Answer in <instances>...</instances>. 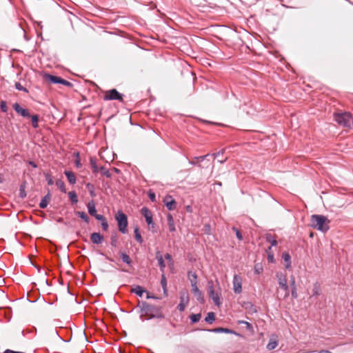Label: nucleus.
I'll return each instance as SVG.
<instances>
[{
  "mask_svg": "<svg viewBox=\"0 0 353 353\" xmlns=\"http://www.w3.org/2000/svg\"><path fill=\"white\" fill-rule=\"evenodd\" d=\"M15 88L18 90L23 91L26 92H28V90L24 88L20 83L16 82L15 83Z\"/></svg>",
  "mask_w": 353,
  "mask_h": 353,
  "instance_id": "79ce46f5",
  "label": "nucleus"
},
{
  "mask_svg": "<svg viewBox=\"0 0 353 353\" xmlns=\"http://www.w3.org/2000/svg\"><path fill=\"white\" fill-rule=\"evenodd\" d=\"M210 225L207 224L205 225V232L206 234H210Z\"/></svg>",
  "mask_w": 353,
  "mask_h": 353,
  "instance_id": "bf43d9fd",
  "label": "nucleus"
},
{
  "mask_svg": "<svg viewBox=\"0 0 353 353\" xmlns=\"http://www.w3.org/2000/svg\"><path fill=\"white\" fill-rule=\"evenodd\" d=\"M247 304L250 306L249 309L251 313H256L257 312L256 309L255 308L252 303L248 302Z\"/></svg>",
  "mask_w": 353,
  "mask_h": 353,
  "instance_id": "09e8293b",
  "label": "nucleus"
},
{
  "mask_svg": "<svg viewBox=\"0 0 353 353\" xmlns=\"http://www.w3.org/2000/svg\"><path fill=\"white\" fill-rule=\"evenodd\" d=\"M209 296L212 299L214 303L217 305L220 306L221 304V302L220 301L219 295L216 293L214 291L210 292Z\"/></svg>",
  "mask_w": 353,
  "mask_h": 353,
  "instance_id": "a211bd4d",
  "label": "nucleus"
},
{
  "mask_svg": "<svg viewBox=\"0 0 353 353\" xmlns=\"http://www.w3.org/2000/svg\"><path fill=\"white\" fill-rule=\"evenodd\" d=\"M168 220H169V222H170V230L171 232L174 231L175 230V227H174V224L172 223H170V222L172 221V217L171 216V215H170L168 216Z\"/></svg>",
  "mask_w": 353,
  "mask_h": 353,
  "instance_id": "3c124183",
  "label": "nucleus"
},
{
  "mask_svg": "<svg viewBox=\"0 0 353 353\" xmlns=\"http://www.w3.org/2000/svg\"><path fill=\"white\" fill-rule=\"evenodd\" d=\"M233 290L234 293L240 294L242 292V279L238 274H234L233 276Z\"/></svg>",
  "mask_w": 353,
  "mask_h": 353,
  "instance_id": "6e6552de",
  "label": "nucleus"
},
{
  "mask_svg": "<svg viewBox=\"0 0 353 353\" xmlns=\"http://www.w3.org/2000/svg\"><path fill=\"white\" fill-rule=\"evenodd\" d=\"M268 259L269 262H271V263L274 262V256H273V254H269L268 256Z\"/></svg>",
  "mask_w": 353,
  "mask_h": 353,
  "instance_id": "052dcab7",
  "label": "nucleus"
},
{
  "mask_svg": "<svg viewBox=\"0 0 353 353\" xmlns=\"http://www.w3.org/2000/svg\"><path fill=\"white\" fill-rule=\"evenodd\" d=\"M3 176L0 174V183H2L3 182Z\"/></svg>",
  "mask_w": 353,
  "mask_h": 353,
  "instance_id": "774afa93",
  "label": "nucleus"
},
{
  "mask_svg": "<svg viewBox=\"0 0 353 353\" xmlns=\"http://www.w3.org/2000/svg\"><path fill=\"white\" fill-rule=\"evenodd\" d=\"M86 188H88L91 196H92V197L96 196V194L94 192V187L92 184H91L90 183H88L86 184Z\"/></svg>",
  "mask_w": 353,
  "mask_h": 353,
  "instance_id": "4c0bfd02",
  "label": "nucleus"
},
{
  "mask_svg": "<svg viewBox=\"0 0 353 353\" xmlns=\"http://www.w3.org/2000/svg\"><path fill=\"white\" fill-rule=\"evenodd\" d=\"M226 160H227V158H225V159H224L219 160L218 161H219L220 163H223Z\"/></svg>",
  "mask_w": 353,
  "mask_h": 353,
  "instance_id": "338daca9",
  "label": "nucleus"
},
{
  "mask_svg": "<svg viewBox=\"0 0 353 353\" xmlns=\"http://www.w3.org/2000/svg\"><path fill=\"white\" fill-rule=\"evenodd\" d=\"M224 149L220 150L219 152H216V153H213L212 154H211L212 156H213L214 158L216 157H218V158H220V155H222L224 152Z\"/></svg>",
  "mask_w": 353,
  "mask_h": 353,
  "instance_id": "6e6d98bb",
  "label": "nucleus"
},
{
  "mask_svg": "<svg viewBox=\"0 0 353 353\" xmlns=\"http://www.w3.org/2000/svg\"><path fill=\"white\" fill-rule=\"evenodd\" d=\"M165 259L168 261L170 265H174V261L172 260V256L169 253H166L164 256Z\"/></svg>",
  "mask_w": 353,
  "mask_h": 353,
  "instance_id": "a18cd8bd",
  "label": "nucleus"
},
{
  "mask_svg": "<svg viewBox=\"0 0 353 353\" xmlns=\"http://www.w3.org/2000/svg\"><path fill=\"white\" fill-rule=\"evenodd\" d=\"M263 270V265L261 263H256L254 265V271L256 274H260Z\"/></svg>",
  "mask_w": 353,
  "mask_h": 353,
  "instance_id": "58836bf2",
  "label": "nucleus"
},
{
  "mask_svg": "<svg viewBox=\"0 0 353 353\" xmlns=\"http://www.w3.org/2000/svg\"><path fill=\"white\" fill-rule=\"evenodd\" d=\"M156 259L158 261V265L159 266L160 270L162 272V273H164V270L165 268V263L163 259V257L160 251H157L155 253Z\"/></svg>",
  "mask_w": 353,
  "mask_h": 353,
  "instance_id": "ddd939ff",
  "label": "nucleus"
},
{
  "mask_svg": "<svg viewBox=\"0 0 353 353\" xmlns=\"http://www.w3.org/2000/svg\"><path fill=\"white\" fill-rule=\"evenodd\" d=\"M49 81L54 84H63L68 87H72V83L65 79H62L60 77L49 74L48 76Z\"/></svg>",
  "mask_w": 353,
  "mask_h": 353,
  "instance_id": "0eeeda50",
  "label": "nucleus"
},
{
  "mask_svg": "<svg viewBox=\"0 0 353 353\" xmlns=\"http://www.w3.org/2000/svg\"><path fill=\"white\" fill-rule=\"evenodd\" d=\"M101 223L102 229L105 231L108 230V223L106 219H105L103 221L101 222Z\"/></svg>",
  "mask_w": 353,
  "mask_h": 353,
  "instance_id": "8fccbe9b",
  "label": "nucleus"
},
{
  "mask_svg": "<svg viewBox=\"0 0 353 353\" xmlns=\"http://www.w3.org/2000/svg\"><path fill=\"white\" fill-rule=\"evenodd\" d=\"M142 215L145 217V221L149 226L154 227V223L153 222L152 214L151 211L146 207H143L141 210Z\"/></svg>",
  "mask_w": 353,
  "mask_h": 353,
  "instance_id": "1a4fd4ad",
  "label": "nucleus"
},
{
  "mask_svg": "<svg viewBox=\"0 0 353 353\" xmlns=\"http://www.w3.org/2000/svg\"><path fill=\"white\" fill-rule=\"evenodd\" d=\"M149 197L151 201H154L155 200V194L154 192H150Z\"/></svg>",
  "mask_w": 353,
  "mask_h": 353,
  "instance_id": "13d9d810",
  "label": "nucleus"
},
{
  "mask_svg": "<svg viewBox=\"0 0 353 353\" xmlns=\"http://www.w3.org/2000/svg\"><path fill=\"white\" fill-rule=\"evenodd\" d=\"M161 285L163 290V293L165 296L168 295V290H167V280L166 277L164 273H162L161 278Z\"/></svg>",
  "mask_w": 353,
  "mask_h": 353,
  "instance_id": "4be33fe9",
  "label": "nucleus"
},
{
  "mask_svg": "<svg viewBox=\"0 0 353 353\" xmlns=\"http://www.w3.org/2000/svg\"><path fill=\"white\" fill-rule=\"evenodd\" d=\"M110 245L112 247H117V236H112L110 238Z\"/></svg>",
  "mask_w": 353,
  "mask_h": 353,
  "instance_id": "c03bdc74",
  "label": "nucleus"
},
{
  "mask_svg": "<svg viewBox=\"0 0 353 353\" xmlns=\"http://www.w3.org/2000/svg\"><path fill=\"white\" fill-rule=\"evenodd\" d=\"M290 287L291 288H296V281H295V278L294 276H291L290 277Z\"/></svg>",
  "mask_w": 353,
  "mask_h": 353,
  "instance_id": "603ef678",
  "label": "nucleus"
},
{
  "mask_svg": "<svg viewBox=\"0 0 353 353\" xmlns=\"http://www.w3.org/2000/svg\"><path fill=\"white\" fill-rule=\"evenodd\" d=\"M56 185L63 193H66V189L65 188V183L61 179H57L56 181Z\"/></svg>",
  "mask_w": 353,
  "mask_h": 353,
  "instance_id": "7c9ffc66",
  "label": "nucleus"
},
{
  "mask_svg": "<svg viewBox=\"0 0 353 353\" xmlns=\"http://www.w3.org/2000/svg\"><path fill=\"white\" fill-rule=\"evenodd\" d=\"M278 345V342L276 341L270 340V341L267 345V349L268 350H274Z\"/></svg>",
  "mask_w": 353,
  "mask_h": 353,
  "instance_id": "e433bc0d",
  "label": "nucleus"
},
{
  "mask_svg": "<svg viewBox=\"0 0 353 353\" xmlns=\"http://www.w3.org/2000/svg\"><path fill=\"white\" fill-rule=\"evenodd\" d=\"M164 203L167 207L168 210H173L175 208L176 201L172 198L171 196H167L164 199Z\"/></svg>",
  "mask_w": 353,
  "mask_h": 353,
  "instance_id": "4468645a",
  "label": "nucleus"
},
{
  "mask_svg": "<svg viewBox=\"0 0 353 353\" xmlns=\"http://www.w3.org/2000/svg\"><path fill=\"white\" fill-rule=\"evenodd\" d=\"M188 276L191 283L194 280L195 285H197V275L195 272H188Z\"/></svg>",
  "mask_w": 353,
  "mask_h": 353,
  "instance_id": "c9c22d12",
  "label": "nucleus"
},
{
  "mask_svg": "<svg viewBox=\"0 0 353 353\" xmlns=\"http://www.w3.org/2000/svg\"><path fill=\"white\" fill-rule=\"evenodd\" d=\"M285 264V267L286 269H290L291 268V256L288 252L283 253L282 256Z\"/></svg>",
  "mask_w": 353,
  "mask_h": 353,
  "instance_id": "aec40b11",
  "label": "nucleus"
},
{
  "mask_svg": "<svg viewBox=\"0 0 353 353\" xmlns=\"http://www.w3.org/2000/svg\"><path fill=\"white\" fill-rule=\"evenodd\" d=\"M291 292H292V296L294 298V299H296L298 295H297V292H296V288H291Z\"/></svg>",
  "mask_w": 353,
  "mask_h": 353,
  "instance_id": "5fc2aeb1",
  "label": "nucleus"
},
{
  "mask_svg": "<svg viewBox=\"0 0 353 353\" xmlns=\"http://www.w3.org/2000/svg\"><path fill=\"white\" fill-rule=\"evenodd\" d=\"M0 108L3 112H6L8 111V106L5 101H1Z\"/></svg>",
  "mask_w": 353,
  "mask_h": 353,
  "instance_id": "37998d69",
  "label": "nucleus"
},
{
  "mask_svg": "<svg viewBox=\"0 0 353 353\" xmlns=\"http://www.w3.org/2000/svg\"><path fill=\"white\" fill-rule=\"evenodd\" d=\"M103 99L105 101L117 100L119 101H123V94L113 88L105 92Z\"/></svg>",
  "mask_w": 353,
  "mask_h": 353,
  "instance_id": "39448f33",
  "label": "nucleus"
},
{
  "mask_svg": "<svg viewBox=\"0 0 353 353\" xmlns=\"http://www.w3.org/2000/svg\"><path fill=\"white\" fill-rule=\"evenodd\" d=\"M140 308L141 312V318L143 315L148 316V320L152 319H163L164 315L161 312V307L154 305L149 304L146 302L142 301L140 303Z\"/></svg>",
  "mask_w": 353,
  "mask_h": 353,
  "instance_id": "f257e3e1",
  "label": "nucleus"
},
{
  "mask_svg": "<svg viewBox=\"0 0 353 353\" xmlns=\"http://www.w3.org/2000/svg\"><path fill=\"white\" fill-rule=\"evenodd\" d=\"M29 164L34 168L37 167V165L34 161H29Z\"/></svg>",
  "mask_w": 353,
  "mask_h": 353,
  "instance_id": "0e129e2a",
  "label": "nucleus"
},
{
  "mask_svg": "<svg viewBox=\"0 0 353 353\" xmlns=\"http://www.w3.org/2000/svg\"><path fill=\"white\" fill-rule=\"evenodd\" d=\"M334 120L336 121L337 123L343 127L350 128L353 123V120L351 114L350 112H346L335 113Z\"/></svg>",
  "mask_w": 353,
  "mask_h": 353,
  "instance_id": "7ed1b4c3",
  "label": "nucleus"
},
{
  "mask_svg": "<svg viewBox=\"0 0 353 353\" xmlns=\"http://www.w3.org/2000/svg\"><path fill=\"white\" fill-rule=\"evenodd\" d=\"M92 242L94 244H100L103 241V236L99 232H93L90 236Z\"/></svg>",
  "mask_w": 353,
  "mask_h": 353,
  "instance_id": "2eb2a0df",
  "label": "nucleus"
},
{
  "mask_svg": "<svg viewBox=\"0 0 353 353\" xmlns=\"http://www.w3.org/2000/svg\"><path fill=\"white\" fill-rule=\"evenodd\" d=\"M265 239L267 242L270 243L271 246H276L277 245V241L274 236L270 233L265 234Z\"/></svg>",
  "mask_w": 353,
  "mask_h": 353,
  "instance_id": "b1692460",
  "label": "nucleus"
},
{
  "mask_svg": "<svg viewBox=\"0 0 353 353\" xmlns=\"http://www.w3.org/2000/svg\"><path fill=\"white\" fill-rule=\"evenodd\" d=\"M13 108L15 112L20 114L23 117H30V114L29 111L27 109L23 108L18 103H14L13 104Z\"/></svg>",
  "mask_w": 353,
  "mask_h": 353,
  "instance_id": "9b49d317",
  "label": "nucleus"
},
{
  "mask_svg": "<svg viewBox=\"0 0 353 353\" xmlns=\"http://www.w3.org/2000/svg\"><path fill=\"white\" fill-rule=\"evenodd\" d=\"M192 292L194 294V296H196L198 301L203 303L204 302V299H203V294H202L201 292L199 290V289L198 288L197 285H195L194 280L193 281H192Z\"/></svg>",
  "mask_w": 353,
  "mask_h": 353,
  "instance_id": "f8f14e48",
  "label": "nucleus"
},
{
  "mask_svg": "<svg viewBox=\"0 0 353 353\" xmlns=\"http://www.w3.org/2000/svg\"><path fill=\"white\" fill-rule=\"evenodd\" d=\"M215 320V314L214 312H208L207 316L205 318V321L208 323H212Z\"/></svg>",
  "mask_w": 353,
  "mask_h": 353,
  "instance_id": "c85d7f7f",
  "label": "nucleus"
},
{
  "mask_svg": "<svg viewBox=\"0 0 353 353\" xmlns=\"http://www.w3.org/2000/svg\"><path fill=\"white\" fill-rule=\"evenodd\" d=\"M276 278L278 279L279 286L285 291V296H288L290 290L289 286L288 285L286 276L281 272H277Z\"/></svg>",
  "mask_w": 353,
  "mask_h": 353,
  "instance_id": "423d86ee",
  "label": "nucleus"
},
{
  "mask_svg": "<svg viewBox=\"0 0 353 353\" xmlns=\"http://www.w3.org/2000/svg\"><path fill=\"white\" fill-rule=\"evenodd\" d=\"M50 199V192H48V194L41 199L40 203H39V208H46L48 206V201Z\"/></svg>",
  "mask_w": 353,
  "mask_h": 353,
  "instance_id": "412c9836",
  "label": "nucleus"
},
{
  "mask_svg": "<svg viewBox=\"0 0 353 353\" xmlns=\"http://www.w3.org/2000/svg\"><path fill=\"white\" fill-rule=\"evenodd\" d=\"M208 332H214V333H227V334H234L235 332L228 328L224 327H216L211 330H208Z\"/></svg>",
  "mask_w": 353,
  "mask_h": 353,
  "instance_id": "dca6fc26",
  "label": "nucleus"
},
{
  "mask_svg": "<svg viewBox=\"0 0 353 353\" xmlns=\"http://www.w3.org/2000/svg\"><path fill=\"white\" fill-rule=\"evenodd\" d=\"M188 301H189V297H188V294H186L185 293H181V296H180V303L177 305V309L180 312H183L185 310V308L187 304L188 303Z\"/></svg>",
  "mask_w": 353,
  "mask_h": 353,
  "instance_id": "9d476101",
  "label": "nucleus"
},
{
  "mask_svg": "<svg viewBox=\"0 0 353 353\" xmlns=\"http://www.w3.org/2000/svg\"><path fill=\"white\" fill-rule=\"evenodd\" d=\"M210 155V154H208L203 155V156L195 157L194 159L196 160H199V161H203V160L207 159V157H209Z\"/></svg>",
  "mask_w": 353,
  "mask_h": 353,
  "instance_id": "864d4df0",
  "label": "nucleus"
},
{
  "mask_svg": "<svg viewBox=\"0 0 353 353\" xmlns=\"http://www.w3.org/2000/svg\"><path fill=\"white\" fill-rule=\"evenodd\" d=\"M189 163L190 165H197L199 168H201V165L200 164H197L196 162H195L194 161H189Z\"/></svg>",
  "mask_w": 353,
  "mask_h": 353,
  "instance_id": "e2e57ef3",
  "label": "nucleus"
},
{
  "mask_svg": "<svg viewBox=\"0 0 353 353\" xmlns=\"http://www.w3.org/2000/svg\"><path fill=\"white\" fill-rule=\"evenodd\" d=\"M329 223L330 221L323 215L313 214L311 216V225L319 231L327 232L330 228Z\"/></svg>",
  "mask_w": 353,
  "mask_h": 353,
  "instance_id": "f03ea898",
  "label": "nucleus"
},
{
  "mask_svg": "<svg viewBox=\"0 0 353 353\" xmlns=\"http://www.w3.org/2000/svg\"><path fill=\"white\" fill-rule=\"evenodd\" d=\"M115 218L117 221L119 231L123 234H125L127 232L128 227L127 216L122 211L119 210L118 211Z\"/></svg>",
  "mask_w": 353,
  "mask_h": 353,
  "instance_id": "20e7f679",
  "label": "nucleus"
},
{
  "mask_svg": "<svg viewBox=\"0 0 353 353\" xmlns=\"http://www.w3.org/2000/svg\"><path fill=\"white\" fill-rule=\"evenodd\" d=\"M134 237H135L136 241L141 244L143 243V238L139 232V229L138 227H136L134 228Z\"/></svg>",
  "mask_w": 353,
  "mask_h": 353,
  "instance_id": "bb28decb",
  "label": "nucleus"
},
{
  "mask_svg": "<svg viewBox=\"0 0 353 353\" xmlns=\"http://www.w3.org/2000/svg\"><path fill=\"white\" fill-rule=\"evenodd\" d=\"M68 196L72 204H76L78 202L77 196L74 191L70 192Z\"/></svg>",
  "mask_w": 353,
  "mask_h": 353,
  "instance_id": "2f4dec72",
  "label": "nucleus"
},
{
  "mask_svg": "<svg viewBox=\"0 0 353 353\" xmlns=\"http://www.w3.org/2000/svg\"><path fill=\"white\" fill-rule=\"evenodd\" d=\"M233 230L235 231L236 236L237 239L240 241L242 240L243 236H242L241 232L236 228H233Z\"/></svg>",
  "mask_w": 353,
  "mask_h": 353,
  "instance_id": "de8ad7c7",
  "label": "nucleus"
},
{
  "mask_svg": "<svg viewBox=\"0 0 353 353\" xmlns=\"http://www.w3.org/2000/svg\"><path fill=\"white\" fill-rule=\"evenodd\" d=\"M319 353H332V352H330L329 350H322L319 351Z\"/></svg>",
  "mask_w": 353,
  "mask_h": 353,
  "instance_id": "69168bd1",
  "label": "nucleus"
},
{
  "mask_svg": "<svg viewBox=\"0 0 353 353\" xmlns=\"http://www.w3.org/2000/svg\"><path fill=\"white\" fill-rule=\"evenodd\" d=\"M100 171L102 175L105 176L107 178H111L112 174L110 173V170L105 166H101L100 168Z\"/></svg>",
  "mask_w": 353,
  "mask_h": 353,
  "instance_id": "72a5a7b5",
  "label": "nucleus"
},
{
  "mask_svg": "<svg viewBox=\"0 0 353 353\" xmlns=\"http://www.w3.org/2000/svg\"><path fill=\"white\" fill-rule=\"evenodd\" d=\"M239 324H244L245 326H246V328L249 330H253V326L252 325L248 322V321H239Z\"/></svg>",
  "mask_w": 353,
  "mask_h": 353,
  "instance_id": "a19ab883",
  "label": "nucleus"
},
{
  "mask_svg": "<svg viewBox=\"0 0 353 353\" xmlns=\"http://www.w3.org/2000/svg\"><path fill=\"white\" fill-rule=\"evenodd\" d=\"M90 162V165H91L92 172L94 173H97L99 170V168H98V166L97 164V159L94 157H91Z\"/></svg>",
  "mask_w": 353,
  "mask_h": 353,
  "instance_id": "cd10ccee",
  "label": "nucleus"
},
{
  "mask_svg": "<svg viewBox=\"0 0 353 353\" xmlns=\"http://www.w3.org/2000/svg\"><path fill=\"white\" fill-rule=\"evenodd\" d=\"M131 292L136 294L139 296H142L145 290L143 289V287L140 285H136L134 288L132 289Z\"/></svg>",
  "mask_w": 353,
  "mask_h": 353,
  "instance_id": "5701e85b",
  "label": "nucleus"
},
{
  "mask_svg": "<svg viewBox=\"0 0 353 353\" xmlns=\"http://www.w3.org/2000/svg\"><path fill=\"white\" fill-rule=\"evenodd\" d=\"M201 318V314L200 313L193 314L190 316V321L192 323H196L200 321Z\"/></svg>",
  "mask_w": 353,
  "mask_h": 353,
  "instance_id": "473e14b6",
  "label": "nucleus"
},
{
  "mask_svg": "<svg viewBox=\"0 0 353 353\" xmlns=\"http://www.w3.org/2000/svg\"><path fill=\"white\" fill-rule=\"evenodd\" d=\"M76 214L79 218H81L84 222H85L86 223H89L90 218H89V216L87 215V214L85 212L78 211V212H76Z\"/></svg>",
  "mask_w": 353,
  "mask_h": 353,
  "instance_id": "393cba45",
  "label": "nucleus"
},
{
  "mask_svg": "<svg viewBox=\"0 0 353 353\" xmlns=\"http://www.w3.org/2000/svg\"><path fill=\"white\" fill-rule=\"evenodd\" d=\"M208 294H210V292L214 291V283L212 281H209L208 282Z\"/></svg>",
  "mask_w": 353,
  "mask_h": 353,
  "instance_id": "49530a36",
  "label": "nucleus"
},
{
  "mask_svg": "<svg viewBox=\"0 0 353 353\" xmlns=\"http://www.w3.org/2000/svg\"><path fill=\"white\" fill-rule=\"evenodd\" d=\"M321 285L318 282H316L313 285L312 296H317L320 294Z\"/></svg>",
  "mask_w": 353,
  "mask_h": 353,
  "instance_id": "c756f323",
  "label": "nucleus"
},
{
  "mask_svg": "<svg viewBox=\"0 0 353 353\" xmlns=\"http://www.w3.org/2000/svg\"><path fill=\"white\" fill-rule=\"evenodd\" d=\"M121 260L123 263H126L127 265H130L132 264V260L130 257L125 252H121L120 254Z\"/></svg>",
  "mask_w": 353,
  "mask_h": 353,
  "instance_id": "a878e982",
  "label": "nucleus"
},
{
  "mask_svg": "<svg viewBox=\"0 0 353 353\" xmlns=\"http://www.w3.org/2000/svg\"><path fill=\"white\" fill-rule=\"evenodd\" d=\"M94 217H95L97 220L101 222L103 221L105 219L103 215L99 214H97V215H95Z\"/></svg>",
  "mask_w": 353,
  "mask_h": 353,
  "instance_id": "4d7b16f0",
  "label": "nucleus"
},
{
  "mask_svg": "<svg viewBox=\"0 0 353 353\" xmlns=\"http://www.w3.org/2000/svg\"><path fill=\"white\" fill-rule=\"evenodd\" d=\"M46 180L47 181V183L49 185H52L54 184L53 179L51 176V175L48 173H46L45 174Z\"/></svg>",
  "mask_w": 353,
  "mask_h": 353,
  "instance_id": "ea45409f",
  "label": "nucleus"
},
{
  "mask_svg": "<svg viewBox=\"0 0 353 353\" xmlns=\"http://www.w3.org/2000/svg\"><path fill=\"white\" fill-rule=\"evenodd\" d=\"M87 208H88V213L91 216H94L95 215H97V210H96V207H95L94 201H91L88 203Z\"/></svg>",
  "mask_w": 353,
  "mask_h": 353,
  "instance_id": "6ab92c4d",
  "label": "nucleus"
},
{
  "mask_svg": "<svg viewBox=\"0 0 353 353\" xmlns=\"http://www.w3.org/2000/svg\"><path fill=\"white\" fill-rule=\"evenodd\" d=\"M75 165L77 168H81V161L79 159H77L75 161Z\"/></svg>",
  "mask_w": 353,
  "mask_h": 353,
  "instance_id": "680f3d73",
  "label": "nucleus"
},
{
  "mask_svg": "<svg viewBox=\"0 0 353 353\" xmlns=\"http://www.w3.org/2000/svg\"><path fill=\"white\" fill-rule=\"evenodd\" d=\"M64 174H65V175L67 177V179H68V182L71 185H74V184L76 183V182H77L76 176H75L74 174L72 171L65 170L64 172Z\"/></svg>",
  "mask_w": 353,
  "mask_h": 353,
  "instance_id": "f3484780",
  "label": "nucleus"
},
{
  "mask_svg": "<svg viewBox=\"0 0 353 353\" xmlns=\"http://www.w3.org/2000/svg\"><path fill=\"white\" fill-rule=\"evenodd\" d=\"M32 120V125L34 128H37L39 127L38 121H39V116L37 114L30 115Z\"/></svg>",
  "mask_w": 353,
  "mask_h": 353,
  "instance_id": "f704fd0d",
  "label": "nucleus"
}]
</instances>
